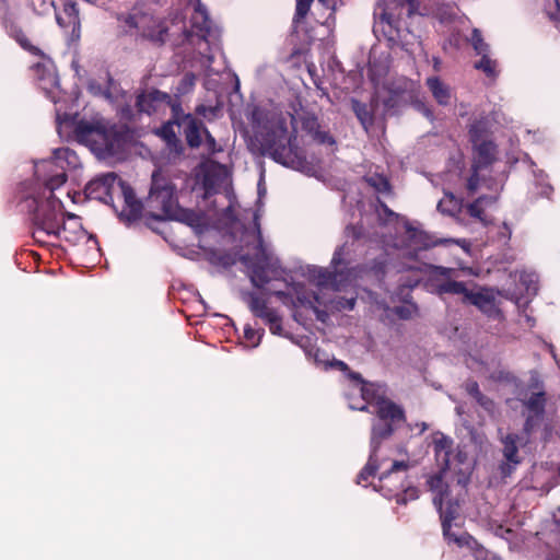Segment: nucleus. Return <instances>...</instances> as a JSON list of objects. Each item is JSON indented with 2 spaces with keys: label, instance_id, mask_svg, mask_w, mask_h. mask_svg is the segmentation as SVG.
Masks as SVG:
<instances>
[{
  "label": "nucleus",
  "instance_id": "35",
  "mask_svg": "<svg viewBox=\"0 0 560 560\" xmlns=\"http://www.w3.org/2000/svg\"><path fill=\"white\" fill-rule=\"evenodd\" d=\"M264 320L269 325V329L272 334H275V335L281 334V330H282L281 320L276 311L273 313H271V315L266 317Z\"/></svg>",
  "mask_w": 560,
  "mask_h": 560
},
{
  "label": "nucleus",
  "instance_id": "9",
  "mask_svg": "<svg viewBox=\"0 0 560 560\" xmlns=\"http://www.w3.org/2000/svg\"><path fill=\"white\" fill-rule=\"evenodd\" d=\"M246 237L253 240L255 253L253 256L245 254L241 259L249 269L253 284L257 288H262L272 278L278 276L280 265L279 260L273 257L272 253L262 242L257 213H254V226L246 234Z\"/></svg>",
  "mask_w": 560,
  "mask_h": 560
},
{
  "label": "nucleus",
  "instance_id": "48",
  "mask_svg": "<svg viewBox=\"0 0 560 560\" xmlns=\"http://www.w3.org/2000/svg\"><path fill=\"white\" fill-rule=\"evenodd\" d=\"M328 365H329V366L338 368V369H339V370H341V371H346V370H348V365H347L345 362L339 361V360H334V361L329 362V364H328Z\"/></svg>",
  "mask_w": 560,
  "mask_h": 560
},
{
  "label": "nucleus",
  "instance_id": "19",
  "mask_svg": "<svg viewBox=\"0 0 560 560\" xmlns=\"http://www.w3.org/2000/svg\"><path fill=\"white\" fill-rule=\"evenodd\" d=\"M425 84L438 104L447 106L452 103L454 95L451 88L439 77H430Z\"/></svg>",
  "mask_w": 560,
  "mask_h": 560
},
{
  "label": "nucleus",
  "instance_id": "40",
  "mask_svg": "<svg viewBox=\"0 0 560 560\" xmlns=\"http://www.w3.org/2000/svg\"><path fill=\"white\" fill-rule=\"evenodd\" d=\"M465 389L466 392L474 398L476 399L477 397H479L482 393L479 390V386L477 384V382L475 381H467L465 383Z\"/></svg>",
  "mask_w": 560,
  "mask_h": 560
},
{
  "label": "nucleus",
  "instance_id": "37",
  "mask_svg": "<svg viewBox=\"0 0 560 560\" xmlns=\"http://www.w3.org/2000/svg\"><path fill=\"white\" fill-rule=\"evenodd\" d=\"M480 311L493 318H499L501 316V312L495 303V296L486 303L485 306L480 308Z\"/></svg>",
  "mask_w": 560,
  "mask_h": 560
},
{
  "label": "nucleus",
  "instance_id": "14",
  "mask_svg": "<svg viewBox=\"0 0 560 560\" xmlns=\"http://www.w3.org/2000/svg\"><path fill=\"white\" fill-rule=\"evenodd\" d=\"M436 271L439 275L443 276L445 279L438 281L435 284V292L439 295L451 294L457 295L460 298L463 303H467L470 296L472 289H470L466 283L462 281H456V275L454 270L446 269L442 267H438Z\"/></svg>",
  "mask_w": 560,
  "mask_h": 560
},
{
  "label": "nucleus",
  "instance_id": "7",
  "mask_svg": "<svg viewBox=\"0 0 560 560\" xmlns=\"http://www.w3.org/2000/svg\"><path fill=\"white\" fill-rule=\"evenodd\" d=\"M148 206L156 211L154 213L156 219L176 220L188 225H195L199 222L196 212L178 206L176 186L161 171H155L152 174Z\"/></svg>",
  "mask_w": 560,
  "mask_h": 560
},
{
  "label": "nucleus",
  "instance_id": "49",
  "mask_svg": "<svg viewBox=\"0 0 560 560\" xmlns=\"http://www.w3.org/2000/svg\"><path fill=\"white\" fill-rule=\"evenodd\" d=\"M322 354H323V353H320V351H319V350H316V351H315V353H314L315 361H316L318 364H323V365H324V368H327V366H328V364H329V362H328V361H326V360H322V359H320V355H322Z\"/></svg>",
  "mask_w": 560,
  "mask_h": 560
},
{
  "label": "nucleus",
  "instance_id": "32",
  "mask_svg": "<svg viewBox=\"0 0 560 560\" xmlns=\"http://www.w3.org/2000/svg\"><path fill=\"white\" fill-rule=\"evenodd\" d=\"M196 84V75L194 73H186L178 83L177 92L179 94L189 93Z\"/></svg>",
  "mask_w": 560,
  "mask_h": 560
},
{
  "label": "nucleus",
  "instance_id": "11",
  "mask_svg": "<svg viewBox=\"0 0 560 560\" xmlns=\"http://www.w3.org/2000/svg\"><path fill=\"white\" fill-rule=\"evenodd\" d=\"M125 23L129 31H136L143 37L155 42H165L170 31L166 22H160L145 13L130 14L125 18Z\"/></svg>",
  "mask_w": 560,
  "mask_h": 560
},
{
  "label": "nucleus",
  "instance_id": "54",
  "mask_svg": "<svg viewBox=\"0 0 560 560\" xmlns=\"http://www.w3.org/2000/svg\"><path fill=\"white\" fill-rule=\"evenodd\" d=\"M417 427L420 428V432L428 430V424L425 422H421L420 424H417Z\"/></svg>",
  "mask_w": 560,
  "mask_h": 560
},
{
  "label": "nucleus",
  "instance_id": "20",
  "mask_svg": "<svg viewBox=\"0 0 560 560\" xmlns=\"http://www.w3.org/2000/svg\"><path fill=\"white\" fill-rule=\"evenodd\" d=\"M125 196V208L121 211V215L128 221H135L140 218L142 211V205L138 201L131 189L122 187Z\"/></svg>",
  "mask_w": 560,
  "mask_h": 560
},
{
  "label": "nucleus",
  "instance_id": "23",
  "mask_svg": "<svg viewBox=\"0 0 560 560\" xmlns=\"http://www.w3.org/2000/svg\"><path fill=\"white\" fill-rule=\"evenodd\" d=\"M352 108L364 130L368 131L373 124V116L366 105L358 101L352 102Z\"/></svg>",
  "mask_w": 560,
  "mask_h": 560
},
{
  "label": "nucleus",
  "instance_id": "22",
  "mask_svg": "<svg viewBox=\"0 0 560 560\" xmlns=\"http://www.w3.org/2000/svg\"><path fill=\"white\" fill-rule=\"evenodd\" d=\"M246 300L248 302V306H249L250 311L257 317L265 319L266 317L271 315V313L275 312V310L269 308L267 306L266 301L264 299L257 296L254 293L247 294Z\"/></svg>",
  "mask_w": 560,
  "mask_h": 560
},
{
  "label": "nucleus",
  "instance_id": "12",
  "mask_svg": "<svg viewBox=\"0 0 560 560\" xmlns=\"http://www.w3.org/2000/svg\"><path fill=\"white\" fill-rule=\"evenodd\" d=\"M173 124L177 125V127L183 131L189 147L198 148L201 144L202 137L205 136L203 130L207 129L195 116L191 114H176L174 121L164 126L162 130L164 137L168 141L176 138L175 132L172 130Z\"/></svg>",
  "mask_w": 560,
  "mask_h": 560
},
{
  "label": "nucleus",
  "instance_id": "46",
  "mask_svg": "<svg viewBox=\"0 0 560 560\" xmlns=\"http://www.w3.org/2000/svg\"><path fill=\"white\" fill-rule=\"evenodd\" d=\"M557 4V12L553 13L551 11L548 12L549 18L553 21L555 26L560 30V3L558 0H556Z\"/></svg>",
  "mask_w": 560,
  "mask_h": 560
},
{
  "label": "nucleus",
  "instance_id": "51",
  "mask_svg": "<svg viewBox=\"0 0 560 560\" xmlns=\"http://www.w3.org/2000/svg\"><path fill=\"white\" fill-rule=\"evenodd\" d=\"M532 429H533V418L528 417L525 422V431L530 432Z\"/></svg>",
  "mask_w": 560,
  "mask_h": 560
},
{
  "label": "nucleus",
  "instance_id": "50",
  "mask_svg": "<svg viewBox=\"0 0 560 560\" xmlns=\"http://www.w3.org/2000/svg\"><path fill=\"white\" fill-rule=\"evenodd\" d=\"M419 109L422 112V114L428 117V118H432V112L430 108H428L425 105L423 104H420L419 105Z\"/></svg>",
  "mask_w": 560,
  "mask_h": 560
},
{
  "label": "nucleus",
  "instance_id": "58",
  "mask_svg": "<svg viewBox=\"0 0 560 560\" xmlns=\"http://www.w3.org/2000/svg\"><path fill=\"white\" fill-rule=\"evenodd\" d=\"M207 60H208L209 63H211L212 62V57L211 56H207Z\"/></svg>",
  "mask_w": 560,
  "mask_h": 560
},
{
  "label": "nucleus",
  "instance_id": "16",
  "mask_svg": "<svg viewBox=\"0 0 560 560\" xmlns=\"http://www.w3.org/2000/svg\"><path fill=\"white\" fill-rule=\"evenodd\" d=\"M190 20L192 31H185L186 37H189L195 33L200 39L207 40L211 31V21L209 20L206 7L198 2Z\"/></svg>",
  "mask_w": 560,
  "mask_h": 560
},
{
  "label": "nucleus",
  "instance_id": "39",
  "mask_svg": "<svg viewBox=\"0 0 560 560\" xmlns=\"http://www.w3.org/2000/svg\"><path fill=\"white\" fill-rule=\"evenodd\" d=\"M244 336L246 340L252 342V347H257L261 339V334L250 327L244 329Z\"/></svg>",
  "mask_w": 560,
  "mask_h": 560
},
{
  "label": "nucleus",
  "instance_id": "28",
  "mask_svg": "<svg viewBox=\"0 0 560 560\" xmlns=\"http://www.w3.org/2000/svg\"><path fill=\"white\" fill-rule=\"evenodd\" d=\"M469 42L477 55H481L489 51V46L487 43H485L481 32L478 28L472 30Z\"/></svg>",
  "mask_w": 560,
  "mask_h": 560
},
{
  "label": "nucleus",
  "instance_id": "18",
  "mask_svg": "<svg viewBox=\"0 0 560 560\" xmlns=\"http://www.w3.org/2000/svg\"><path fill=\"white\" fill-rule=\"evenodd\" d=\"M517 436L515 434H508L503 440V455L506 459V463L501 465V471L504 477L509 476L513 468L520 463V458L517 456V446H516Z\"/></svg>",
  "mask_w": 560,
  "mask_h": 560
},
{
  "label": "nucleus",
  "instance_id": "3",
  "mask_svg": "<svg viewBox=\"0 0 560 560\" xmlns=\"http://www.w3.org/2000/svg\"><path fill=\"white\" fill-rule=\"evenodd\" d=\"M482 128L479 122H475L470 127V135L476 145V155L472 164V173L467 179V190L474 195L481 190L483 194L474 202L467 205V212L470 217L479 220L482 224L488 225L491 220L486 210L495 205L499 192L502 188L501 182L489 176V166L494 160L495 145L489 141L478 143Z\"/></svg>",
  "mask_w": 560,
  "mask_h": 560
},
{
  "label": "nucleus",
  "instance_id": "33",
  "mask_svg": "<svg viewBox=\"0 0 560 560\" xmlns=\"http://www.w3.org/2000/svg\"><path fill=\"white\" fill-rule=\"evenodd\" d=\"M393 312L401 319H410L417 313V306L413 303H406L396 306Z\"/></svg>",
  "mask_w": 560,
  "mask_h": 560
},
{
  "label": "nucleus",
  "instance_id": "57",
  "mask_svg": "<svg viewBox=\"0 0 560 560\" xmlns=\"http://www.w3.org/2000/svg\"><path fill=\"white\" fill-rule=\"evenodd\" d=\"M371 77H372V80L374 81L375 80V74H374V71H373L372 68H371Z\"/></svg>",
  "mask_w": 560,
  "mask_h": 560
},
{
  "label": "nucleus",
  "instance_id": "13",
  "mask_svg": "<svg viewBox=\"0 0 560 560\" xmlns=\"http://www.w3.org/2000/svg\"><path fill=\"white\" fill-rule=\"evenodd\" d=\"M458 515V505L450 503L446 512H442L443 536L448 542H454L458 547H466L471 551H478V542L467 533L455 534L452 532V522Z\"/></svg>",
  "mask_w": 560,
  "mask_h": 560
},
{
  "label": "nucleus",
  "instance_id": "56",
  "mask_svg": "<svg viewBox=\"0 0 560 560\" xmlns=\"http://www.w3.org/2000/svg\"><path fill=\"white\" fill-rule=\"evenodd\" d=\"M57 22L60 26H63L62 18L57 16Z\"/></svg>",
  "mask_w": 560,
  "mask_h": 560
},
{
  "label": "nucleus",
  "instance_id": "4",
  "mask_svg": "<svg viewBox=\"0 0 560 560\" xmlns=\"http://www.w3.org/2000/svg\"><path fill=\"white\" fill-rule=\"evenodd\" d=\"M346 246L342 245L338 247L332 256L331 266L334 271H329L326 268L313 267L310 270V278L314 282L317 288V291H314L311 295L302 294L298 296V302L302 306H306L312 308L317 319L325 320L327 314L323 311H319L317 305L328 306L335 310H353L355 305V298L351 296L348 299L338 298L331 299L327 296L325 291H342L350 284L353 280L352 271H342L339 269L341 265H343V255H345Z\"/></svg>",
  "mask_w": 560,
  "mask_h": 560
},
{
  "label": "nucleus",
  "instance_id": "6",
  "mask_svg": "<svg viewBox=\"0 0 560 560\" xmlns=\"http://www.w3.org/2000/svg\"><path fill=\"white\" fill-rule=\"evenodd\" d=\"M74 137L101 159H120L127 149V133L100 120H79Z\"/></svg>",
  "mask_w": 560,
  "mask_h": 560
},
{
  "label": "nucleus",
  "instance_id": "24",
  "mask_svg": "<svg viewBox=\"0 0 560 560\" xmlns=\"http://www.w3.org/2000/svg\"><path fill=\"white\" fill-rule=\"evenodd\" d=\"M545 393L539 390L534 393L526 401V408L532 411L535 416H541L545 410Z\"/></svg>",
  "mask_w": 560,
  "mask_h": 560
},
{
  "label": "nucleus",
  "instance_id": "47",
  "mask_svg": "<svg viewBox=\"0 0 560 560\" xmlns=\"http://www.w3.org/2000/svg\"><path fill=\"white\" fill-rule=\"evenodd\" d=\"M203 133H205V140L208 145V149L211 151H214L215 144H217L215 139L210 135V132L208 130H203Z\"/></svg>",
  "mask_w": 560,
  "mask_h": 560
},
{
  "label": "nucleus",
  "instance_id": "26",
  "mask_svg": "<svg viewBox=\"0 0 560 560\" xmlns=\"http://www.w3.org/2000/svg\"><path fill=\"white\" fill-rule=\"evenodd\" d=\"M459 209L458 200L453 194H446L445 197L439 201L438 210L445 214H454Z\"/></svg>",
  "mask_w": 560,
  "mask_h": 560
},
{
  "label": "nucleus",
  "instance_id": "30",
  "mask_svg": "<svg viewBox=\"0 0 560 560\" xmlns=\"http://www.w3.org/2000/svg\"><path fill=\"white\" fill-rule=\"evenodd\" d=\"M158 104L148 94H141L137 97V107L139 112L151 114L156 110Z\"/></svg>",
  "mask_w": 560,
  "mask_h": 560
},
{
  "label": "nucleus",
  "instance_id": "5",
  "mask_svg": "<svg viewBox=\"0 0 560 560\" xmlns=\"http://www.w3.org/2000/svg\"><path fill=\"white\" fill-rule=\"evenodd\" d=\"M54 190L43 185L34 188L22 201V208L32 220L33 238L38 244H47L52 238L71 240L67 235L62 202L55 197Z\"/></svg>",
  "mask_w": 560,
  "mask_h": 560
},
{
  "label": "nucleus",
  "instance_id": "42",
  "mask_svg": "<svg viewBox=\"0 0 560 560\" xmlns=\"http://www.w3.org/2000/svg\"><path fill=\"white\" fill-rule=\"evenodd\" d=\"M148 95L150 97L153 98V102L159 104V103H162V102H170L171 101V96L166 93H163L161 91H152L150 93H148Z\"/></svg>",
  "mask_w": 560,
  "mask_h": 560
},
{
  "label": "nucleus",
  "instance_id": "44",
  "mask_svg": "<svg viewBox=\"0 0 560 560\" xmlns=\"http://www.w3.org/2000/svg\"><path fill=\"white\" fill-rule=\"evenodd\" d=\"M407 495L410 499H416V498H418V490L415 488L406 490V492L404 494L397 497V503H406Z\"/></svg>",
  "mask_w": 560,
  "mask_h": 560
},
{
  "label": "nucleus",
  "instance_id": "21",
  "mask_svg": "<svg viewBox=\"0 0 560 560\" xmlns=\"http://www.w3.org/2000/svg\"><path fill=\"white\" fill-rule=\"evenodd\" d=\"M39 86L52 101H55V91L59 86V80L52 69L45 70L43 75L39 77Z\"/></svg>",
  "mask_w": 560,
  "mask_h": 560
},
{
  "label": "nucleus",
  "instance_id": "8",
  "mask_svg": "<svg viewBox=\"0 0 560 560\" xmlns=\"http://www.w3.org/2000/svg\"><path fill=\"white\" fill-rule=\"evenodd\" d=\"M269 122L270 126L266 127L265 131H260L257 136L261 153L270 155L276 162L284 166L300 170L304 164V160L292 144L285 121L278 116H273Z\"/></svg>",
  "mask_w": 560,
  "mask_h": 560
},
{
  "label": "nucleus",
  "instance_id": "31",
  "mask_svg": "<svg viewBox=\"0 0 560 560\" xmlns=\"http://www.w3.org/2000/svg\"><path fill=\"white\" fill-rule=\"evenodd\" d=\"M490 528L495 536L505 539L510 545L513 544L515 533L512 528L504 527L502 524L498 523L491 524Z\"/></svg>",
  "mask_w": 560,
  "mask_h": 560
},
{
  "label": "nucleus",
  "instance_id": "41",
  "mask_svg": "<svg viewBox=\"0 0 560 560\" xmlns=\"http://www.w3.org/2000/svg\"><path fill=\"white\" fill-rule=\"evenodd\" d=\"M217 108L206 105H198L196 107V113L199 116H202L205 118H210L215 115Z\"/></svg>",
  "mask_w": 560,
  "mask_h": 560
},
{
  "label": "nucleus",
  "instance_id": "29",
  "mask_svg": "<svg viewBox=\"0 0 560 560\" xmlns=\"http://www.w3.org/2000/svg\"><path fill=\"white\" fill-rule=\"evenodd\" d=\"M65 14L69 19V23L73 25V33L80 30L79 9L74 2H67L63 8Z\"/></svg>",
  "mask_w": 560,
  "mask_h": 560
},
{
  "label": "nucleus",
  "instance_id": "52",
  "mask_svg": "<svg viewBox=\"0 0 560 560\" xmlns=\"http://www.w3.org/2000/svg\"><path fill=\"white\" fill-rule=\"evenodd\" d=\"M9 8L8 0H0V11L7 13Z\"/></svg>",
  "mask_w": 560,
  "mask_h": 560
},
{
  "label": "nucleus",
  "instance_id": "43",
  "mask_svg": "<svg viewBox=\"0 0 560 560\" xmlns=\"http://www.w3.org/2000/svg\"><path fill=\"white\" fill-rule=\"evenodd\" d=\"M370 182L380 191H387L389 189L388 182L385 178H383V177H378L375 180H374V178H370Z\"/></svg>",
  "mask_w": 560,
  "mask_h": 560
},
{
  "label": "nucleus",
  "instance_id": "59",
  "mask_svg": "<svg viewBox=\"0 0 560 560\" xmlns=\"http://www.w3.org/2000/svg\"><path fill=\"white\" fill-rule=\"evenodd\" d=\"M326 138H327V141H328L329 143H334V140H331V138H330V137H326Z\"/></svg>",
  "mask_w": 560,
  "mask_h": 560
},
{
  "label": "nucleus",
  "instance_id": "15",
  "mask_svg": "<svg viewBox=\"0 0 560 560\" xmlns=\"http://www.w3.org/2000/svg\"><path fill=\"white\" fill-rule=\"evenodd\" d=\"M116 179L117 175L115 173H106L95 177L85 186L86 197L107 203L112 200V190Z\"/></svg>",
  "mask_w": 560,
  "mask_h": 560
},
{
  "label": "nucleus",
  "instance_id": "25",
  "mask_svg": "<svg viewBox=\"0 0 560 560\" xmlns=\"http://www.w3.org/2000/svg\"><path fill=\"white\" fill-rule=\"evenodd\" d=\"M494 296V291L489 289H481L479 291L472 290L468 300V304L477 306L479 310L485 306Z\"/></svg>",
  "mask_w": 560,
  "mask_h": 560
},
{
  "label": "nucleus",
  "instance_id": "36",
  "mask_svg": "<svg viewBox=\"0 0 560 560\" xmlns=\"http://www.w3.org/2000/svg\"><path fill=\"white\" fill-rule=\"evenodd\" d=\"M409 467H410V463L408 460H395L392 464L390 469L381 477V481L389 478V476L394 472L406 471V470H408Z\"/></svg>",
  "mask_w": 560,
  "mask_h": 560
},
{
  "label": "nucleus",
  "instance_id": "53",
  "mask_svg": "<svg viewBox=\"0 0 560 560\" xmlns=\"http://www.w3.org/2000/svg\"><path fill=\"white\" fill-rule=\"evenodd\" d=\"M532 382H533V383H532V386H533V387H535V388H537V389H540V387H541V386H540V383H539V381H538V378H537V377L533 376V377H532Z\"/></svg>",
  "mask_w": 560,
  "mask_h": 560
},
{
  "label": "nucleus",
  "instance_id": "55",
  "mask_svg": "<svg viewBox=\"0 0 560 560\" xmlns=\"http://www.w3.org/2000/svg\"><path fill=\"white\" fill-rule=\"evenodd\" d=\"M417 283H418V280H413V281H410V282L406 283V287H408V288H412V287H415Z\"/></svg>",
  "mask_w": 560,
  "mask_h": 560
},
{
  "label": "nucleus",
  "instance_id": "38",
  "mask_svg": "<svg viewBox=\"0 0 560 560\" xmlns=\"http://www.w3.org/2000/svg\"><path fill=\"white\" fill-rule=\"evenodd\" d=\"M477 404L483 408L485 411H487L490 416L494 415L495 411V405L492 399L481 394L479 397L475 399Z\"/></svg>",
  "mask_w": 560,
  "mask_h": 560
},
{
  "label": "nucleus",
  "instance_id": "2",
  "mask_svg": "<svg viewBox=\"0 0 560 560\" xmlns=\"http://www.w3.org/2000/svg\"><path fill=\"white\" fill-rule=\"evenodd\" d=\"M433 451L440 471L429 476L427 486L433 494V504L442 517V512L447 511L450 503L458 505L457 500L451 498L450 480L454 476L457 486L462 489L465 488L469 480L471 466L466 452L443 433L434 434Z\"/></svg>",
  "mask_w": 560,
  "mask_h": 560
},
{
  "label": "nucleus",
  "instance_id": "34",
  "mask_svg": "<svg viewBox=\"0 0 560 560\" xmlns=\"http://www.w3.org/2000/svg\"><path fill=\"white\" fill-rule=\"evenodd\" d=\"M313 0H296V11L294 22H299L304 19L310 11Z\"/></svg>",
  "mask_w": 560,
  "mask_h": 560
},
{
  "label": "nucleus",
  "instance_id": "1",
  "mask_svg": "<svg viewBox=\"0 0 560 560\" xmlns=\"http://www.w3.org/2000/svg\"><path fill=\"white\" fill-rule=\"evenodd\" d=\"M351 377L354 382L347 393L349 407L364 411L370 405L374 407V412L378 417V421L372 425L369 462L358 476L357 482L360 485L375 474L377 469L375 454L381 442L392 435L395 423L404 421L405 416L398 405L386 398V389L383 385L363 383L358 374H351Z\"/></svg>",
  "mask_w": 560,
  "mask_h": 560
},
{
  "label": "nucleus",
  "instance_id": "17",
  "mask_svg": "<svg viewBox=\"0 0 560 560\" xmlns=\"http://www.w3.org/2000/svg\"><path fill=\"white\" fill-rule=\"evenodd\" d=\"M521 289L517 292L502 294L505 299L520 302L523 295L533 296L538 291V276L535 272L523 271L518 276Z\"/></svg>",
  "mask_w": 560,
  "mask_h": 560
},
{
  "label": "nucleus",
  "instance_id": "10",
  "mask_svg": "<svg viewBox=\"0 0 560 560\" xmlns=\"http://www.w3.org/2000/svg\"><path fill=\"white\" fill-rule=\"evenodd\" d=\"M80 166V158L73 150L59 148L54 151L51 159L35 164V175L42 185L57 189L65 184L66 172Z\"/></svg>",
  "mask_w": 560,
  "mask_h": 560
},
{
  "label": "nucleus",
  "instance_id": "45",
  "mask_svg": "<svg viewBox=\"0 0 560 560\" xmlns=\"http://www.w3.org/2000/svg\"><path fill=\"white\" fill-rule=\"evenodd\" d=\"M68 220H69L70 228L74 232H77V231L83 232L82 231V225H81L80 220H79V218L77 215L69 213L68 214Z\"/></svg>",
  "mask_w": 560,
  "mask_h": 560
},
{
  "label": "nucleus",
  "instance_id": "27",
  "mask_svg": "<svg viewBox=\"0 0 560 560\" xmlns=\"http://www.w3.org/2000/svg\"><path fill=\"white\" fill-rule=\"evenodd\" d=\"M481 59L476 62L475 68L483 71L488 77H495L497 62L489 58L488 52L481 54Z\"/></svg>",
  "mask_w": 560,
  "mask_h": 560
}]
</instances>
